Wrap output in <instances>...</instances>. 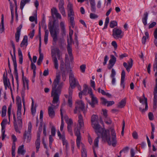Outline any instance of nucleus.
<instances>
[{"mask_svg":"<svg viewBox=\"0 0 157 157\" xmlns=\"http://www.w3.org/2000/svg\"><path fill=\"white\" fill-rule=\"evenodd\" d=\"M30 0H21V2L20 8L22 10L26 4L29 3Z\"/></svg>","mask_w":157,"mask_h":157,"instance_id":"obj_32","label":"nucleus"},{"mask_svg":"<svg viewBox=\"0 0 157 157\" xmlns=\"http://www.w3.org/2000/svg\"><path fill=\"white\" fill-rule=\"evenodd\" d=\"M86 65L84 64H83L81 66H80V68L81 70L82 71V72H84L85 71V69H86Z\"/></svg>","mask_w":157,"mask_h":157,"instance_id":"obj_64","label":"nucleus"},{"mask_svg":"<svg viewBox=\"0 0 157 157\" xmlns=\"http://www.w3.org/2000/svg\"><path fill=\"white\" fill-rule=\"evenodd\" d=\"M68 12V16L70 17V22L71 25L73 28L75 25V23L74 21V13L73 10L67 11Z\"/></svg>","mask_w":157,"mask_h":157,"instance_id":"obj_10","label":"nucleus"},{"mask_svg":"<svg viewBox=\"0 0 157 157\" xmlns=\"http://www.w3.org/2000/svg\"><path fill=\"white\" fill-rule=\"evenodd\" d=\"M12 108V105L11 104L8 108L7 113L8 115L9 119H10V117L11 114V110Z\"/></svg>","mask_w":157,"mask_h":157,"instance_id":"obj_57","label":"nucleus"},{"mask_svg":"<svg viewBox=\"0 0 157 157\" xmlns=\"http://www.w3.org/2000/svg\"><path fill=\"white\" fill-rule=\"evenodd\" d=\"M1 27L0 28V30L1 33L3 32L5 30L4 24V15L2 14L1 17Z\"/></svg>","mask_w":157,"mask_h":157,"instance_id":"obj_33","label":"nucleus"},{"mask_svg":"<svg viewBox=\"0 0 157 157\" xmlns=\"http://www.w3.org/2000/svg\"><path fill=\"white\" fill-rule=\"evenodd\" d=\"M154 105L156 107L157 106V95L156 94H155V93L154 94Z\"/></svg>","mask_w":157,"mask_h":157,"instance_id":"obj_50","label":"nucleus"},{"mask_svg":"<svg viewBox=\"0 0 157 157\" xmlns=\"http://www.w3.org/2000/svg\"><path fill=\"white\" fill-rule=\"evenodd\" d=\"M84 145L82 147V157H87V152L86 149L84 148Z\"/></svg>","mask_w":157,"mask_h":157,"instance_id":"obj_35","label":"nucleus"},{"mask_svg":"<svg viewBox=\"0 0 157 157\" xmlns=\"http://www.w3.org/2000/svg\"><path fill=\"white\" fill-rule=\"evenodd\" d=\"M60 70L63 71V73H65V70L64 67V62H63L60 64Z\"/></svg>","mask_w":157,"mask_h":157,"instance_id":"obj_54","label":"nucleus"},{"mask_svg":"<svg viewBox=\"0 0 157 157\" xmlns=\"http://www.w3.org/2000/svg\"><path fill=\"white\" fill-rule=\"evenodd\" d=\"M78 118V122L80 128H83L84 126L82 116L81 114H79Z\"/></svg>","mask_w":157,"mask_h":157,"instance_id":"obj_22","label":"nucleus"},{"mask_svg":"<svg viewBox=\"0 0 157 157\" xmlns=\"http://www.w3.org/2000/svg\"><path fill=\"white\" fill-rule=\"evenodd\" d=\"M122 31L121 29L117 28H114L113 30L112 35L113 37L116 39L121 38L123 36Z\"/></svg>","mask_w":157,"mask_h":157,"instance_id":"obj_9","label":"nucleus"},{"mask_svg":"<svg viewBox=\"0 0 157 157\" xmlns=\"http://www.w3.org/2000/svg\"><path fill=\"white\" fill-rule=\"evenodd\" d=\"M91 98V101L90 100L88 101V102L92 108L95 107V105L98 104V101L97 98L94 96L90 97Z\"/></svg>","mask_w":157,"mask_h":157,"instance_id":"obj_17","label":"nucleus"},{"mask_svg":"<svg viewBox=\"0 0 157 157\" xmlns=\"http://www.w3.org/2000/svg\"><path fill=\"white\" fill-rule=\"evenodd\" d=\"M60 25L61 31L63 33H65L66 31L64 23L63 22H61Z\"/></svg>","mask_w":157,"mask_h":157,"instance_id":"obj_40","label":"nucleus"},{"mask_svg":"<svg viewBox=\"0 0 157 157\" xmlns=\"http://www.w3.org/2000/svg\"><path fill=\"white\" fill-rule=\"evenodd\" d=\"M67 72L70 73L69 80L70 87H69L74 89L76 86L78 84V82L75 78L71 70L67 71Z\"/></svg>","mask_w":157,"mask_h":157,"instance_id":"obj_5","label":"nucleus"},{"mask_svg":"<svg viewBox=\"0 0 157 157\" xmlns=\"http://www.w3.org/2000/svg\"><path fill=\"white\" fill-rule=\"evenodd\" d=\"M60 115L61 117V124L60 127V130L61 131H62L63 129V128L64 126V121H63V116L62 112V108L61 107L60 109Z\"/></svg>","mask_w":157,"mask_h":157,"instance_id":"obj_24","label":"nucleus"},{"mask_svg":"<svg viewBox=\"0 0 157 157\" xmlns=\"http://www.w3.org/2000/svg\"><path fill=\"white\" fill-rule=\"evenodd\" d=\"M129 149V147H124L119 152V154H121L122 152L124 153H127L128 152Z\"/></svg>","mask_w":157,"mask_h":157,"instance_id":"obj_49","label":"nucleus"},{"mask_svg":"<svg viewBox=\"0 0 157 157\" xmlns=\"http://www.w3.org/2000/svg\"><path fill=\"white\" fill-rule=\"evenodd\" d=\"M101 99L102 104L105 105L107 104V106H111L114 104V102L113 101H107V100L104 98H101Z\"/></svg>","mask_w":157,"mask_h":157,"instance_id":"obj_19","label":"nucleus"},{"mask_svg":"<svg viewBox=\"0 0 157 157\" xmlns=\"http://www.w3.org/2000/svg\"><path fill=\"white\" fill-rule=\"evenodd\" d=\"M116 61V57L113 55L111 56V59L109 60V64H113L114 65Z\"/></svg>","mask_w":157,"mask_h":157,"instance_id":"obj_36","label":"nucleus"},{"mask_svg":"<svg viewBox=\"0 0 157 157\" xmlns=\"http://www.w3.org/2000/svg\"><path fill=\"white\" fill-rule=\"evenodd\" d=\"M77 105L76 106H77L78 108L83 111V113L84 114L86 113V111L85 109V104L83 101H76Z\"/></svg>","mask_w":157,"mask_h":157,"instance_id":"obj_13","label":"nucleus"},{"mask_svg":"<svg viewBox=\"0 0 157 157\" xmlns=\"http://www.w3.org/2000/svg\"><path fill=\"white\" fill-rule=\"evenodd\" d=\"M48 26L51 36L53 39V41L55 43H56L58 40V35L56 29L54 30L55 25L53 24L52 25H48Z\"/></svg>","mask_w":157,"mask_h":157,"instance_id":"obj_6","label":"nucleus"},{"mask_svg":"<svg viewBox=\"0 0 157 157\" xmlns=\"http://www.w3.org/2000/svg\"><path fill=\"white\" fill-rule=\"evenodd\" d=\"M5 72L3 75V83L5 86V89L6 90L7 87H9L8 83V81L10 85V82L9 79H8V77L7 76V72L6 69H5Z\"/></svg>","mask_w":157,"mask_h":157,"instance_id":"obj_12","label":"nucleus"},{"mask_svg":"<svg viewBox=\"0 0 157 157\" xmlns=\"http://www.w3.org/2000/svg\"><path fill=\"white\" fill-rule=\"evenodd\" d=\"M98 133H97L98 135V136L94 140V145L95 147H98V143L99 142V138L100 136L98 135Z\"/></svg>","mask_w":157,"mask_h":157,"instance_id":"obj_43","label":"nucleus"},{"mask_svg":"<svg viewBox=\"0 0 157 157\" xmlns=\"http://www.w3.org/2000/svg\"><path fill=\"white\" fill-rule=\"evenodd\" d=\"M25 152V151L24 149V145H23L19 146L17 150V153L18 154H21L24 155Z\"/></svg>","mask_w":157,"mask_h":157,"instance_id":"obj_27","label":"nucleus"},{"mask_svg":"<svg viewBox=\"0 0 157 157\" xmlns=\"http://www.w3.org/2000/svg\"><path fill=\"white\" fill-rule=\"evenodd\" d=\"M43 111L41 110L40 112V126L39 127V131H40L41 132L42 128V122H43Z\"/></svg>","mask_w":157,"mask_h":157,"instance_id":"obj_26","label":"nucleus"},{"mask_svg":"<svg viewBox=\"0 0 157 157\" xmlns=\"http://www.w3.org/2000/svg\"><path fill=\"white\" fill-rule=\"evenodd\" d=\"M67 50L70 57V59L71 62H72L73 60V57L72 56V49L71 43L68 41V45H67Z\"/></svg>","mask_w":157,"mask_h":157,"instance_id":"obj_16","label":"nucleus"},{"mask_svg":"<svg viewBox=\"0 0 157 157\" xmlns=\"http://www.w3.org/2000/svg\"><path fill=\"white\" fill-rule=\"evenodd\" d=\"M64 3V2L63 0H60L58 5L59 9L64 8L63 5Z\"/></svg>","mask_w":157,"mask_h":157,"instance_id":"obj_47","label":"nucleus"},{"mask_svg":"<svg viewBox=\"0 0 157 157\" xmlns=\"http://www.w3.org/2000/svg\"><path fill=\"white\" fill-rule=\"evenodd\" d=\"M148 16V13L147 12L144 13L143 17L142 18V21L144 25H147V21Z\"/></svg>","mask_w":157,"mask_h":157,"instance_id":"obj_25","label":"nucleus"},{"mask_svg":"<svg viewBox=\"0 0 157 157\" xmlns=\"http://www.w3.org/2000/svg\"><path fill=\"white\" fill-rule=\"evenodd\" d=\"M117 25V23L115 21H112L109 24V26L111 28H113Z\"/></svg>","mask_w":157,"mask_h":157,"instance_id":"obj_41","label":"nucleus"},{"mask_svg":"<svg viewBox=\"0 0 157 157\" xmlns=\"http://www.w3.org/2000/svg\"><path fill=\"white\" fill-rule=\"evenodd\" d=\"M32 128V123L31 122L28 123V127L27 131H25L23 135V139L24 140L27 139L26 142H29L31 138V131Z\"/></svg>","mask_w":157,"mask_h":157,"instance_id":"obj_7","label":"nucleus"},{"mask_svg":"<svg viewBox=\"0 0 157 157\" xmlns=\"http://www.w3.org/2000/svg\"><path fill=\"white\" fill-rule=\"evenodd\" d=\"M67 128L68 132L71 136L73 135V133L72 129V125H67Z\"/></svg>","mask_w":157,"mask_h":157,"instance_id":"obj_48","label":"nucleus"},{"mask_svg":"<svg viewBox=\"0 0 157 157\" xmlns=\"http://www.w3.org/2000/svg\"><path fill=\"white\" fill-rule=\"evenodd\" d=\"M28 37L27 36H24L23 40L21 43L20 47H24V46H25V48H26L28 45Z\"/></svg>","mask_w":157,"mask_h":157,"instance_id":"obj_21","label":"nucleus"},{"mask_svg":"<svg viewBox=\"0 0 157 157\" xmlns=\"http://www.w3.org/2000/svg\"><path fill=\"white\" fill-rule=\"evenodd\" d=\"M116 75V71L114 69H112L111 71V73L110 75V76L111 78L115 77Z\"/></svg>","mask_w":157,"mask_h":157,"instance_id":"obj_60","label":"nucleus"},{"mask_svg":"<svg viewBox=\"0 0 157 157\" xmlns=\"http://www.w3.org/2000/svg\"><path fill=\"white\" fill-rule=\"evenodd\" d=\"M109 17H107L105 19L104 26L103 29H106L107 28L108 24L109 22Z\"/></svg>","mask_w":157,"mask_h":157,"instance_id":"obj_42","label":"nucleus"},{"mask_svg":"<svg viewBox=\"0 0 157 157\" xmlns=\"http://www.w3.org/2000/svg\"><path fill=\"white\" fill-rule=\"evenodd\" d=\"M104 121L105 123L108 124H111L112 123V121L110 118L108 117L107 118H105Z\"/></svg>","mask_w":157,"mask_h":157,"instance_id":"obj_44","label":"nucleus"},{"mask_svg":"<svg viewBox=\"0 0 157 157\" xmlns=\"http://www.w3.org/2000/svg\"><path fill=\"white\" fill-rule=\"evenodd\" d=\"M111 138H110L109 132L108 130H103L101 133V137L104 141H107L109 145L116 146L117 143L116 133L113 129L111 130Z\"/></svg>","mask_w":157,"mask_h":157,"instance_id":"obj_2","label":"nucleus"},{"mask_svg":"<svg viewBox=\"0 0 157 157\" xmlns=\"http://www.w3.org/2000/svg\"><path fill=\"white\" fill-rule=\"evenodd\" d=\"M151 126L152 128L151 132V139H153L154 137V132L155 129V125L152 123H151Z\"/></svg>","mask_w":157,"mask_h":157,"instance_id":"obj_39","label":"nucleus"},{"mask_svg":"<svg viewBox=\"0 0 157 157\" xmlns=\"http://www.w3.org/2000/svg\"><path fill=\"white\" fill-rule=\"evenodd\" d=\"M35 144L36 146V147H37V148H38L39 147H40V140H38V139H36V142H35Z\"/></svg>","mask_w":157,"mask_h":157,"instance_id":"obj_61","label":"nucleus"},{"mask_svg":"<svg viewBox=\"0 0 157 157\" xmlns=\"http://www.w3.org/2000/svg\"><path fill=\"white\" fill-rule=\"evenodd\" d=\"M143 97L144 98V100L145 101V109H142V108H141L140 107H139V109L140 110V111H141V112L142 113H144L145 112V111H147V110L148 108V104H147V98L145 97V95H144V94H143Z\"/></svg>","mask_w":157,"mask_h":157,"instance_id":"obj_18","label":"nucleus"},{"mask_svg":"<svg viewBox=\"0 0 157 157\" xmlns=\"http://www.w3.org/2000/svg\"><path fill=\"white\" fill-rule=\"evenodd\" d=\"M32 105L31 108V112L33 115L35 114L36 111V107H34V101L33 99L32 98Z\"/></svg>","mask_w":157,"mask_h":157,"instance_id":"obj_34","label":"nucleus"},{"mask_svg":"<svg viewBox=\"0 0 157 157\" xmlns=\"http://www.w3.org/2000/svg\"><path fill=\"white\" fill-rule=\"evenodd\" d=\"M23 83V88L22 89L21 94L22 98V102L24 103L25 101V82Z\"/></svg>","mask_w":157,"mask_h":157,"instance_id":"obj_28","label":"nucleus"},{"mask_svg":"<svg viewBox=\"0 0 157 157\" xmlns=\"http://www.w3.org/2000/svg\"><path fill=\"white\" fill-rule=\"evenodd\" d=\"M148 117H149V119L150 120L152 121L153 120L154 116H153V113H152L149 112L148 113Z\"/></svg>","mask_w":157,"mask_h":157,"instance_id":"obj_63","label":"nucleus"},{"mask_svg":"<svg viewBox=\"0 0 157 157\" xmlns=\"http://www.w3.org/2000/svg\"><path fill=\"white\" fill-rule=\"evenodd\" d=\"M125 72L124 70H123L121 73V85L122 86L123 88H124L125 85L124 83V78L125 77Z\"/></svg>","mask_w":157,"mask_h":157,"instance_id":"obj_20","label":"nucleus"},{"mask_svg":"<svg viewBox=\"0 0 157 157\" xmlns=\"http://www.w3.org/2000/svg\"><path fill=\"white\" fill-rule=\"evenodd\" d=\"M51 132L52 135L54 136L56 134V128L54 126H52L51 128Z\"/></svg>","mask_w":157,"mask_h":157,"instance_id":"obj_58","label":"nucleus"},{"mask_svg":"<svg viewBox=\"0 0 157 157\" xmlns=\"http://www.w3.org/2000/svg\"><path fill=\"white\" fill-rule=\"evenodd\" d=\"M126 104V99L124 98L119 102V104L117 105V107L119 108H123L125 106Z\"/></svg>","mask_w":157,"mask_h":157,"instance_id":"obj_23","label":"nucleus"},{"mask_svg":"<svg viewBox=\"0 0 157 157\" xmlns=\"http://www.w3.org/2000/svg\"><path fill=\"white\" fill-rule=\"evenodd\" d=\"M22 27V25L21 24L19 27L17 28V31L15 34V37L16 41L17 42L19 41L20 36L21 34V29Z\"/></svg>","mask_w":157,"mask_h":157,"instance_id":"obj_14","label":"nucleus"},{"mask_svg":"<svg viewBox=\"0 0 157 157\" xmlns=\"http://www.w3.org/2000/svg\"><path fill=\"white\" fill-rule=\"evenodd\" d=\"M90 17L91 19H95L97 18L98 16L95 14L91 13L90 14Z\"/></svg>","mask_w":157,"mask_h":157,"instance_id":"obj_52","label":"nucleus"},{"mask_svg":"<svg viewBox=\"0 0 157 157\" xmlns=\"http://www.w3.org/2000/svg\"><path fill=\"white\" fill-rule=\"evenodd\" d=\"M16 99V103L17 106V122L19 128L21 129L22 126L21 112L22 106L21 100L20 97L19 96L17 97Z\"/></svg>","mask_w":157,"mask_h":157,"instance_id":"obj_3","label":"nucleus"},{"mask_svg":"<svg viewBox=\"0 0 157 157\" xmlns=\"http://www.w3.org/2000/svg\"><path fill=\"white\" fill-rule=\"evenodd\" d=\"M18 55L19 57V62L20 64H22L23 62V56L22 52L20 48L18 49Z\"/></svg>","mask_w":157,"mask_h":157,"instance_id":"obj_30","label":"nucleus"},{"mask_svg":"<svg viewBox=\"0 0 157 157\" xmlns=\"http://www.w3.org/2000/svg\"><path fill=\"white\" fill-rule=\"evenodd\" d=\"M60 79V74L59 73H56V78L52 85L51 97H53L52 103L57 104V106H59V97L62 87L61 85L59 84Z\"/></svg>","mask_w":157,"mask_h":157,"instance_id":"obj_1","label":"nucleus"},{"mask_svg":"<svg viewBox=\"0 0 157 157\" xmlns=\"http://www.w3.org/2000/svg\"><path fill=\"white\" fill-rule=\"evenodd\" d=\"M54 55H52V57L53 58V61L54 63V67L56 69L58 68V63L57 59L55 56H53Z\"/></svg>","mask_w":157,"mask_h":157,"instance_id":"obj_31","label":"nucleus"},{"mask_svg":"<svg viewBox=\"0 0 157 157\" xmlns=\"http://www.w3.org/2000/svg\"><path fill=\"white\" fill-rule=\"evenodd\" d=\"M84 88L83 89L82 91H81V92H82V93L83 94H85L86 93L87 89H88V87L86 84H84Z\"/></svg>","mask_w":157,"mask_h":157,"instance_id":"obj_59","label":"nucleus"},{"mask_svg":"<svg viewBox=\"0 0 157 157\" xmlns=\"http://www.w3.org/2000/svg\"><path fill=\"white\" fill-rule=\"evenodd\" d=\"M51 13L52 16L53 18H54V15L55 16L57 19H61V16L60 14L58 13L56 8L55 7H53L51 9Z\"/></svg>","mask_w":157,"mask_h":157,"instance_id":"obj_11","label":"nucleus"},{"mask_svg":"<svg viewBox=\"0 0 157 157\" xmlns=\"http://www.w3.org/2000/svg\"><path fill=\"white\" fill-rule=\"evenodd\" d=\"M153 70L155 71L156 70V72L155 73V76H157V63H154L153 65Z\"/></svg>","mask_w":157,"mask_h":157,"instance_id":"obj_56","label":"nucleus"},{"mask_svg":"<svg viewBox=\"0 0 157 157\" xmlns=\"http://www.w3.org/2000/svg\"><path fill=\"white\" fill-rule=\"evenodd\" d=\"M73 89H72L71 88L69 87L68 90V93L69 94V96L68 97V98H72V94L73 92Z\"/></svg>","mask_w":157,"mask_h":157,"instance_id":"obj_55","label":"nucleus"},{"mask_svg":"<svg viewBox=\"0 0 157 157\" xmlns=\"http://www.w3.org/2000/svg\"><path fill=\"white\" fill-rule=\"evenodd\" d=\"M46 27L44 28L45 35L44 36V42L45 44H47L48 41V37L49 34V31L48 30L46 29Z\"/></svg>","mask_w":157,"mask_h":157,"instance_id":"obj_29","label":"nucleus"},{"mask_svg":"<svg viewBox=\"0 0 157 157\" xmlns=\"http://www.w3.org/2000/svg\"><path fill=\"white\" fill-rule=\"evenodd\" d=\"M56 106L53 104H51V106L48 107V114L49 116L51 118H53L55 115V113L54 110Z\"/></svg>","mask_w":157,"mask_h":157,"instance_id":"obj_15","label":"nucleus"},{"mask_svg":"<svg viewBox=\"0 0 157 157\" xmlns=\"http://www.w3.org/2000/svg\"><path fill=\"white\" fill-rule=\"evenodd\" d=\"M43 57L44 56L43 54H40L39 57L37 61V64L38 65H40L41 64V63L42 62Z\"/></svg>","mask_w":157,"mask_h":157,"instance_id":"obj_37","label":"nucleus"},{"mask_svg":"<svg viewBox=\"0 0 157 157\" xmlns=\"http://www.w3.org/2000/svg\"><path fill=\"white\" fill-rule=\"evenodd\" d=\"M77 136L76 139V144L78 148H79L80 146V143L81 140V135Z\"/></svg>","mask_w":157,"mask_h":157,"instance_id":"obj_38","label":"nucleus"},{"mask_svg":"<svg viewBox=\"0 0 157 157\" xmlns=\"http://www.w3.org/2000/svg\"><path fill=\"white\" fill-rule=\"evenodd\" d=\"M14 67V74L15 75V78L17 83V88L19 86L18 75L17 69V64L16 62V55L11 57Z\"/></svg>","mask_w":157,"mask_h":157,"instance_id":"obj_8","label":"nucleus"},{"mask_svg":"<svg viewBox=\"0 0 157 157\" xmlns=\"http://www.w3.org/2000/svg\"><path fill=\"white\" fill-rule=\"evenodd\" d=\"M132 136L133 138L136 139H138V135L137 132L136 131H134L132 133Z\"/></svg>","mask_w":157,"mask_h":157,"instance_id":"obj_62","label":"nucleus"},{"mask_svg":"<svg viewBox=\"0 0 157 157\" xmlns=\"http://www.w3.org/2000/svg\"><path fill=\"white\" fill-rule=\"evenodd\" d=\"M59 10L60 11V12L63 16H66V15L64 7L61 8H59Z\"/></svg>","mask_w":157,"mask_h":157,"instance_id":"obj_51","label":"nucleus"},{"mask_svg":"<svg viewBox=\"0 0 157 157\" xmlns=\"http://www.w3.org/2000/svg\"><path fill=\"white\" fill-rule=\"evenodd\" d=\"M91 124L93 128L94 129L96 133H101V127L98 124V117L96 115H93L91 117Z\"/></svg>","mask_w":157,"mask_h":157,"instance_id":"obj_4","label":"nucleus"},{"mask_svg":"<svg viewBox=\"0 0 157 157\" xmlns=\"http://www.w3.org/2000/svg\"><path fill=\"white\" fill-rule=\"evenodd\" d=\"M14 129L16 132H18L19 133H21L20 131L18 129V126L17 123H13Z\"/></svg>","mask_w":157,"mask_h":157,"instance_id":"obj_53","label":"nucleus"},{"mask_svg":"<svg viewBox=\"0 0 157 157\" xmlns=\"http://www.w3.org/2000/svg\"><path fill=\"white\" fill-rule=\"evenodd\" d=\"M73 31L72 30H70V31L69 33L70 40H69V39H67V41L68 40L70 43H71V41L72 40V35L73 34Z\"/></svg>","mask_w":157,"mask_h":157,"instance_id":"obj_45","label":"nucleus"},{"mask_svg":"<svg viewBox=\"0 0 157 157\" xmlns=\"http://www.w3.org/2000/svg\"><path fill=\"white\" fill-rule=\"evenodd\" d=\"M67 11L73 10V5L70 2L68 3L67 5Z\"/></svg>","mask_w":157,"mask_h":157,"instance_id":"obj_46","label":"nucleus"}]
</instances>
